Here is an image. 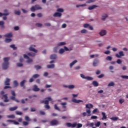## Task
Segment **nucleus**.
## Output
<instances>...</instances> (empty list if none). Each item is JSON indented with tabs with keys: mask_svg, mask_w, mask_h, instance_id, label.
<instances>
[{
	"mask_svg": "<svg viewBox=\"0 0 128 128\" xmlns=\"http://www.w3.org/2000/svg\"><path fill=\"white\" fill-rule=\"evenodd\" d=\"M100 34L101 36H106V30H102L101 32H100Z\"/></svg>",
	"mask_w": 128,
	"mask_h": 128,
	"instance_id": "dca6fc26",
	"label": "nucleus"
},
{
	"mask_svg": "<svg viewBox=\"0 0 128 128\" xmlns=\"http://www.w3.org/2000/svg\"><path fill=\"white\" fill-rule=\"evenodd\" d=\"M98 6L96 5H92V6H90L88 7V9L90 10H94L96 8H98Z\"/></svg>",
	"mask_w": 128,
	"mask_h": 128,
	"instance_id": "5701e85b",
	"label": "nucleus"
},
{
	"mask_svg": "<svg viewBox=\"0 0 128 128\" xmlns=\"http://www.w3.org/2000/svg\"><path fill=\"white\" fill-rule=\"evenodd\" d=\"M4 62L2 64V70H6L8 68V66H10V62L8 60H10V58H4Z\"/></svg>",
	"mask_w": 128,
	"mask_h": 128,
	"instance_id": "f03ea898",
	"label": "nucleus"
},
{
	"mask_svg": "<svg viewBox=\"0 0 128 128\" xmlns=\"http://www.w3.org/2000/svg\"><path fill=\"white\" fill-rule=\"evenodd\" d=\"M54 110H58V112H60V109L58 106V105L56 104H55L54 105Z\"/></svg>",
	"mask_w": 128,
	"mask_h": 128,
	"instance_id": "c85d7f7f",
	"label": "nucleus"
},
{
	"mask_svg": "<svg viewBox=\"0 0 128 128\" xmlns=\"http://www.w3.org/2000/svg\"><path fill=\"white\" fill-rule=\"evenodd\" d=\"M88 28V30H94V27L92 26L89 25Z\"/></svg>",
	"mask_w": 128,
	"mask_h": 128,
	"instance_id": "bf43d9fd",
	"label": "nucleus"
},
{
	"mask_svg": "<svg viewBox=\"0 0 128 128\" xmlns=\"http://www.w3.org/2000/svg\"><path fill=\"white\" fill-rule=\"evenodd\" d=\"M117 64H122V61L120 60V59H118L116 61Z\"/></svg>",
	"mask_w": 128,
	"mask_h": 128,
	"instance_id": "69168bd1",
	"label": "nucleus"
},
{
	"mask_svg": "<svg viewBox=\"0 0 128 128\" xmlns=\"http://www.w3.org/2000/svg\"><path fill=\"white\" fill-rule=\"evenodd\" d=\"M42 10V7L38 4H36L34 6H32L30 8L31 12H34L36 10Z\"/></svg>",
	"mask_w": 128,
	"mask_h": 128,
	"instance_id": "39448f33",
	"label": "nucleus"
},
{
	"mask_svg": "<svg viewBox=\"0 0 128 128\" xmlns=\"http://www.w3.org/2000/svg\"><path fill=\"white\" fill-rule=\"evenodd\" d=\"M14 14L17 16H20V11L14 10Z\"/></svg>",
	"mask_w": 128,
	"mask_h": 128,
	"instance_id": "37998d69",
	"label": "nucleus"
},
{
	"mask_svg": "<svg viewBox=\"0 0 128 128\" xmlns=\"http://www.w3.org/2000/svg\"><path fill=\"white\" fill-rule=\"evenodd\" d=\"M80 76L82 78H84V80H93L94 78L92 77H90L89 76H86L83 74H80Z\"/></svg>",
	"mask_w": 128,
	"mask_h": 128,
	"instance_id": "0eeeda50",
	"label": "nucleus"
},
{
	"mask_svg": "<svg viewBox=\"0 0 128 128\" xmlns=\"http://www.w3.org/2000/svg\"><path fill=\"white\" fill-rule=\"evenodd\" d=\"M121 78H124L125 80H128V76H124V75H122L121 76Z\"/></svg>",
	"mask_w": 128,
	"mask_h": 128,
	"instance_id": "864d4df0",
	"label": "nucleus"
},
{
	"mask_svg": "<svg viewBox=\"0 0 128 128\" xmlns=\"http://www.w3.org/2000/svg\"><path fill=\"white\" fill-rule=\"evenodd\" d=\"M104 74H101L100 75L98 76V78H104Z\"/></svg>",
	"mask_w": 128,
	"mask_h": 128,
	"instance_id": "e2e57ef3",
	"label": "nucleus"
},
{
	"mask_svg": "<svg viewBox=\"0 0 128 128\" xmlns=\"http://www.w3.org/2000/svg\"><path fill=\"white\" fill-rule=\"evenodd\" d=\"M5 98V100H4V102H10V100H8V94H5L2 96V98Z\"/></svg>",
	"mask_w": 128,
	"mask_h": 128,
	"instance_id": "9b49d317",
	"label": "nucleus"
},
{
	"mask_svg": "<svg viewBox=\"0 0 128 128\" xmlns=\"http://www.w3.org/2000/svg\"><path fill=\"white\" fill-rule=\"evenodd\" d=\"M24 120H26V122H30V120H32L30 118V117H28V116H25Z\"/></svg>",
	"mask_w": 128,
	"mask_h": 128,
	"instance_id": "f704fd0d",
	"label": "nucleus"
},
{
	"mask_svg": "<svg viewBox=\"0 0 128 128\" xmlns=\"http://www.w3.org/2000/svg\"><path fill=\"white\" fill-rule=\"evenodd\" d=\"M44 100H41L40 102V104H46L44 106V108H45L46 110H50V106H48V102H52V99L50 97H48L45 98Z\"/></svg>",
	"mask_w": 128,
	"mask_h": 128,
	"instance_id": "f257e3e1",
	"label": "nucleus"
},
{
	"mask_svg": "<svg viewBox=\"0 0 128 128\" xmlns=\"http://www.w3.org/2000/svg\"><path fill=\"white\" fill-rule=\"evenodd\" d=\"M86 108H89L86 110V112L88 113L87 116H90V108H94V105L90 104H86Z\"/></svg>",
	"mask_w": 128,
	"mask_h": 128,
	"instance_id": "7ed1b4c3",
	"label": "nucleus"
},
{
	"mask_svg": "<svg viewBox=\"0 0 128 128\" xmlns=\"http://www.w3.org/2000/svg\"><path fill=\"white\" fill-rule=\"evenodd\" d=\"M47 68H54V64H52L50 65H48Z\"/></svg>",
	"mask_w": 128,
	"mask_h": 128,
	"instance_id": "e433bc0d",
	"label": "nucleus"
},
{
	"mask_svg": "<svg viewBox=\"0 0 128 128\" xmlns=\"http://www.w3.org/2000/svg\"><path fill=\"white\" fill-rule=\"evenodd\" d=\"M110 120H114V122H116L118 120V117H112L110 118Z\"/></svg>",
	"mask_w": 128,
	"mask_h": 128,
	"instance_id": "c9c22d12",
	"label": "nucleus"
},
{
	"mask_svg": "<svg viewBox=\"0 0 128 128\" xmlns=\"http://www.w3.org/2000/svg\"><path fill=\"white\" fill-rule=\"evenodd\" d=\"M66 126H68V128H74L76 126V128H80V124H78L76 123H74L73 124H72V123L70 122H66Z\"/></svg>",
	"mask_w": 128,
	"mask_h": 128,
	"instance_id": "20e7f679",
	"label": "nucleus"
},
{
	"mask_svg": "<svg viewBox=\"0 0 128 128\" xmlns=\"http://www.w3.org/2000/svg\"><path fill=\"white\" fill-rule=\"evenodd\" d=\"M104 54H110V50H107L104 52Z\"/></svg>",
	"mask_w": 128,
	"mask_h": 128,
	"instance_id": "0e129e2a",
	"label": "nucleus"
},
{
	"mask_svg": "<svg viewBox=\"0 0 128 128\" xmlns=\"http://www.w3.org/2000/svg\"><path fill=\"white\" fill-rule=\"evenodd\" d=\"M44 26H50V24L48 22H47V23H45L44 24Z\"/></svg>",
	"mask_w": 128,
	"mask_h": 128,
	"instance_id": "774afa93",
	"label": "nucleus"
},
{
	"mask_svg": "<svg viewBox=\"0 0 128 128\" xmlns=\"http://www.w3.org/2000/svg\"><path fill=\"white\" fill-rule=\"evenodd\" d=\"M64 48H60L59 50V54H64Z\"/></svg>",
	"mask_w": 128,
	"mask_h": 128,
	"instance_id": "3c124183",
	"label": "nucleus"
},
{
	"mask_svg": "<svg viewBox=\"0 0 128 128\" xmlns=\"http://www.w3.org/2000/svg\"><path fill=\"white\" fill-rule=\"evenodd\" d=\"M57 58L56 54H52L50 56V60H56Z\"/></svg>",
	"mask_w": 128,
	"mask_h": 128,
	"instance_id": "412c9836",
	"label": "nucleus"
},
{
	"mask_svg": "<svg viewBox=\"0 0 128 128\" xmlns=\"http://www.w3.org/2000/svg\"><path fill=\"white\" fill-rule=\"evenodd\" d=\"M114 83L113 82H111L108 84V86H114Z\"/></svg>",
	"mask_w": 128,
	"mask_h": 128,
	"instance_id": "ea45409f",
	"label": "nucleus"
},
{
	"mask_svg": "<svg viewBox=\"0 0 128 128\" xmlns=\"http://www.w3.org/2000/svg\"><path fill=\"white\" fill-rule=\"evenodd\" d=\"M83 26L85 28H88V26H90V24H84Z\"/></svg>",
	"mask_w": 128,
	"mask_h": 128,
	"instance_id": "09e8293b",
	"label": "nucleus"
},
{
	"mask_svg": "<svg viewBox=\"0 0 128 128\" xmlns=\"http://www.w3.org/2000/svg\"><path fill=\"white\" fill-rule=\"evenodd\" d=\"M106 18H108V14H103L102 18V20H106Z\"/></svg>",
	"mask_w": 128,
	"mask_h": 128,
	"instance_id": "473e14b6",
	"label": "nucleus"
},
{
	"mask_svg": "<svg viewBox=\"0 0 128 128\" xmlns=\"http://www.w3.org/2000/svg\"><path fill=\"white\" fill-rule=\"evenodd\" d=\"M56 10L58 12H64V9L62 8H58Z\"/></svg>",
	"mask_w": 128,
	"mask_h": 128,
	"instance_id": "a19ab883",
	"label": "nucleus"
},
{
	"mask_svg": "<svg viewBox=\"0 0 128 128\" xmlns=\"http://www.w3.org/2000/svg\"><path fill=\"white\" fill-rule=\"evenodd\" d=\"M10 48H13V50H16V46L14 44L10 45Z\"/></svg>",
	"mask_w": 128,
	"mask_h": 128,
	"instance_id": "603ef678",
	"label": "nucleus"
},
{
	"mask_svg": "<svg viewBox=\"0 0 128 128\" xmlns=\"http://www.w3.org/2000/svg\"><path fill=\"white\" fill-rule=\"evenodd\" d=\"M95 126H96V128L100 126V122H98L96 124H95Z\"/></svg>",
	"mask_w": 128,
	"mask_h": 128,
	"instance_id": "680f3d73",
	"label": "nucleus"
},
{
	"mask_svg": "<svg viewBox=\"0 0 128 128\" xmlns=\"http://www.w3.org/2000/svg\"><path fill=\"white\" fill-rule=\"evenodd\" d=\"M12 39L11 38H6V39H5V42H7V43H8V42H12Z\"/></svg>",
	"mask_w": 128,
	"mask_h": 128,
	"instance_id": "79ce46f5",
	"label": "nucleus"
},
{
	"mask_svg": "<svg viewBox=\"0 0 128 128\" xmlns=\"http://www.w3.org/2000/svg\"><path fill=\"white\" fill-rule=\"evenodd\" d=\"M68 88H69V90H72V88H74V85L68 86Z\"/></svg>",
	"mask_w": 128,
	"mask_h": 128,
	"instance_id": "a18cd8bd",
	"label": "nucleus"
},
{
	"mask_svg": "<svg viewBox=\"0 0 128 128\" xmlns=\"http://www.w3.org/2000/svg\"><path fill=\"white\" fill-rule=\"evenodd\" d=\"M66 44L65 42H60L59 44H58V46H66Z\"/></svg>",
	"mask_w": 128,
	"mask_h": 128,
	"instance_id": "4c0bfd02",
	"label": "nucleus"
},
{
	"mask_svg": "<svg viewBox=\"0 0 128 128\" xmlns=\"http://www.w3.org/2000/svg\"><path fill=\"white\" fill-rule=\"evenodd\" d=\"M81 34H86L88 32V30H86L84 29L81 30Z\"/></svg>",
	"mask_w": 128,
	"mask_h": 128,
	"instance_id": "5fc2aeb1",
	"label": "nucleus"
},
{
	"mask_svg": "<svg viewBox=\"0 0 128 128\" xmlns=\"http://www.w3.org/2000/svg\"><path fill=\"white\" fill-rule=\"evenodd\" d=\"M18 106H16L14 107H11L9 108V110H10V112H14V110H18Z\"/></svg>",
	"mask_w": 128,
	"mask_h": 128,
	"instance_id": "b1692460",
	"label": "nucleus"
},
{
	"mask_svg": "<svg viewBox=\"0 0 128 128\" xmlns=\"http://www.w3.org/2000/svg\"><path fill=\"white\" fill-rule=\"evenodd\" d=\"M50 124L51 126H56L58 124V122L56 120H53L50 122Z\"/></svg>",
	"mask_w": 128,
	"mask_h": 128,
	"instance_id": "1a4fd4ad",
	"label": "nucleus"
},
{
	"mask_svg": "<svg viewBox=\"0 0 128 128\" xmlns=\"http://www.w3.org/2000/svg\"><path fill=\"white\" fill-rule=\"evenodd\" d=\"M106 60H109L110 62V60H112V56H108L106 58Z\"/></svg>",
	"mask_w": 128,
	"mask_h": 128,
	"instance_id": "c756f323",
	"label": "nucleus"
},
{
	"mask_svg": "<svg viewBox=\"0 0 128 128\" xmlns=\"http://www.w3.org/2000/svg\"><path fill=\"white\" fill-rule=\"evenodd\" d=\"M4 13L0 12V16H8L10 13H8V10L6 9L4 10Z\"/></svg>",
	"mask_w": 128,
	"mask_h": 128,
	"instance_id": "9d476101",
	"label": "nucleus"
},
{
	"mask_svg": "<svg viewBox=\"0 0 128 128\" xmlns=\"http://www.w3.org/2000/svg\"><path fill=\"white\" fill-rule=\"evenodd\" d=\"M116 58H120L122 56H124V52L120 51L118 54H116Z\"/></svg>",
	"mask_w": 128,
	"mask_h": 128,
	"instance_id": "6e6552de",
	"label": "nucleus"
},
{
	"mask_svg": "<svg viewBox=\"0 0 128 128\" xmlns=\"http://www.w3.org/2000/svg\"><path fill=\"white\" fill-rule=\"evenodd\" d=\"M76 62H78V60H74L73 62H72L70 64V68H72V66H74V64H76Z\"/></svg>",
	"mask_w": 128,
	"mask_h": 128,
	"instance_id": "a211bd4d",
	"label": "nucleus"
},
{
	"mask_svg": "<svg viewBox=\"0 0 128 128\" xmlns=\"http://www.w3.org/2000/svg\"><path fill=\"white\" fill-rule=\"evenodd\" d=\"M92 84H93L94 86H98V83L96 81H93Z\"/></svg>",
	"mask_w": 128,
	"mask_h": 128,
	"instance_id": "cd10ccee",
	"label": "nucleus"
},
{
	"mask_svg": "<svg viewBox=\"0 0 128 128\" xmlns=\"http://www.w3.org/2000/svg\"><path fill=\"white\" fill-rule=\"evenodd\" d=\"M40 76L38 74H34L32 76V78H40Z\"/></svg>",
	"mask_w": 128,
	"mask_h": 128,
	"instance_id": "72a5a7b5",
	"label": "nucleus"
},
{
	"mask_svg": "<svg viewBox=\"0 0 128 128\" xmlns=\"http://www.w3.org/2000/svg\"><path fill=\"white\" fill-rule=\"evenodd\" d=\"M4 21H0V26L2 28H4Z\"/></svg>",
	"mask_w": 128,
	"mask_h": 128,
	"instance_id": "c03bdc74",
	"label": "nucleus"
},
{
	"mask_svg": "<svg viewBox=\"0 0 128 128\" xmlns=\"http://www.w3.org/2000/svg\"><path fill=\"white\" fill-rule=\"evenodd\" d=\"M28 56H36V54L34 53V52H29L28 54Z\"/></svg>",
	"mask_w": 128,
	"mask_h": 128,
	"instance_id": "7c9ffc66",
	"label": "nucleus"
},
{
	"mask_svg": "<svg viewBox=\"0 0 128 128\" xmlns=\"http://www.w3.org/2000/svg\"><path fill=\"white\" fill-rule=\"evenodd\" d=\"M6 117L8 118H16V116H14V114H12V115H8L6 116Z\"/></svg>",
	"mask_w": 128,
	"mask_h": 128,
	"instance_id": "2f4dec72",
	"label": "nucleus"
},
{
	"mask_svg": "<svg viewBox=\"0 0 128 128\" xmlns=\"http://www.w3.org/2000/svg\"><path fill=\"white\" fill-rule=\"evenodd\" d=\"M102 120H106V112H102Z\"/></svg>",
	"mask_w": 128,
	"mask_h": 128,
	"instance_id": "4be33fe9",
	"label": "nucleus"
},
{
	"mask_svg": "<svg viewBox=\"0 0 128 128\" xmlns=\"http://www.w3.org/2000/svg\"><path fill=\"white\" fill-rule=\"evenodd\" d=\"M10 79L8 78H6V80L4 82L5 86H10Z\"/></svg>",
	"mask_w": 128,
	"mask_h": 128,
	"instance_id": "f3484780",
	"label": "nucleus"
},
{
	"mask_svg": "<svg viewBox=\"0 0 128 128\" xmlns=\"http://www.w3.org/2000/svg\"><path fill=\"white\" fill-rule=\"evenodd\" d=\"M16 66L19 68H22V66H23L24 64L22 63H17Z\"/></svg>",
	"mask_w": 128,
	"mask_h": 128,
	"instance_id": "6e6d98bb",
	"label": "nucleus"
},
{
	"mask_svg": "<svg viewBox=\"0 0 128 128\" xmlns=\"http://www.w3.org/2000/svg\"><path fill=\"white\" fill-rule=\"evenodd\" d=\"M4 36H5V38H12V33H8L5 34Z\"/></svg>",
	"mask_w": 128,
	"mask_h": 128,
	"instance_id": "393cba45",
	"label": "nucleus"
},
{
	"mask_svg": "<svg viewBox=\"0 0 128 128\" xmlns=\"http://www.w3.org/2000/svg\"><path fill=\"white\" fill-rule=\"evenodd\" d=\"M24 58H26V60H27L26 62H27V64H30V62H32V59L30 58V57H28V56L26 54H24Z\"/></svg>",
	"mask_w": 128,
	"mask_h": 128,
	"instance_id": "423d86ee",
	"label": "nucleus"
},
{
	"mask_svg": "<svg viewBox=\"0 0 128 128\" xmlns=\"http://www.w3.org/2000/svg\"><path fill=\"white\" fill-rule=\"evenodd\" d=\"M34 68H36V70H40V68H42V66L38 65H35Z\"/></svg>",
	"mask_w": 128,
	"mask_h": 128,
	"instance_id": "58836bf2",
	"label": "nucleus"
},
{
	"mask_svg": "<svg viewBox=\"0 0 128 128\" xmlns=\"http://www.w3.org/2000/svg\"><path fill=\"white\" fill-rule=\"evenodd\" d=\"M36 26H38V28H40L42 26V24L40 23H37L36 24Z\"/></svg>",
	"mask_w": 128,
	"mask_h": 128,
	"instance_id": "8fccbe9b",
	"label": "nucleus"
},
{
	"mask_svg": "<svg viewBox=\"0 0 128 128\" xmlns=\"http://www.w3.org/2000/svg\"><path fill=\"white\" fill-rule=\"evenodd\" d=\"M99 62H100V60H98V59L96 58L94 60L93 62V66H98Z\"/></svg>",
	"mask_w": 128,
	"mask_h": 128,
	"instance_id": "ddd939ff",
	"label": "nucleus"
},
{
	"mask_svg": "<svg viewBox=\"0 0 128 128\" xmlns=\"http://www.w3.org/2000/svg\"><path fill=\"white\" fill-rule=\"evenodd\" d=\"M32 90H33V92H40V88H38V87L36 85L34 84L33 86Z\"/></svg>",
	"mask_w": 128,
	"mask_h": 128,
	"instance_id": "4468645a",
	"label": "nucleus"
},
{
	"mask_svg": "<svg viewBox=\"0 0 128 128\" xmlns=\"http://www.w3.org/2000/svg\"><path fill=\"white\" fill-rule=\"evenodd\" d=\"M10 100H16V96H12L10 97Z\"/></svg>",
	"mask_w": 128,
	"mask_h": 128,
	"instance_id": "338daca9",
	"label": "nucleus"
},
{
	"mask_svg": "<svg viewBox=\"0 0 128 128\" xmlns=\"http://www.w3.org/2000/svg\"><path fill=\"white\" fill-rule=\"evenodd\" d=\"M95 2L94 0H88L86 2V4H90L92 2Z\"/></svg>",
	"mask_w": 128,
	"mask_h": 128,
	"instance_id": "052dcab7",
	"label": "nucleus"
},
{
	"mask_svg": "<svg viewBox=\"0 0 128 128\" xmlns=\"http://www.w3.org/2000/svg\"><path fill=\"white\" fill-rule=\"evenodd\" d=\"M22 124H23V126H28V122L24 121L22 122Z\"/></svg>",
	"mask_w": 128,
	"mask_h": 128,
	"instance_id": "4d7b16f0",
	"label": "nucleus"
},
{
	"mask_svg": "<svg viewBox=\"0 0 128 128\" xmlns=\"http://www.w3.org/2000/svg\"><path fill=\"white\" fill-rule=\"evenodd\" d=\"M66 102L60 103V105L62 106V108H66Z\"/></svg>",
	"mask_w": 128,
	"mask_h": 128,
	"instance_id": "bb28decb",
	"label": "nucleus"
},
{
	"mask_svg": "<svg viewBox=\"0 0 128 128\" xmlns=\"http://www.w3.org/2000/svg\"><path fill=\"white\" fill-rule=\"evenodd\" d=\"M13 84L15 88H18V82L16 80L13 82Z\"/></svg>",
	"mask_w": 128,
	"mask_h": 128,
	"instance_id": "a878e982",
	"label": "nucleus"
},
{
	"mask_svg": "<svg viewBox=\"0 0 128 128\" xmlns=\"http://www.w3.org/2000/svg\"><path fill=\"white\" fill-rule=\"evenodd\" d=\"M72 102H74L75 104H80V100H77L74 98H72Z\"/></svg>",
	"mask_w": 128,
	"mask_h": 128,
	"instance_id": "aec40b11",
	"label": "nucleus"
},
{
	"mask_svg": "<svg viewBox=\"0 0 128 128\" xmlns=\"http://www.w3.org/2000/svg\"><path fill=\"white\" fill-rule=\"evenodd\" d=\"M54 18H60L62 16V13L58 12H56L53 15Z\"/></svg>",
	"mask_w": 128,
	"mask_h": 128,
	"instance_id": "2eb2a0df",
	"label": "nucleus"
},
{
	"mask_svg": "<svg viewBox=\"0 0 128 128\" xmlns=\"http://www.w3.org/2000/svg\"><path fill=\"white\" fill-rule=\"evenodd\" d=\"M26 82V80H22L20 82V86H21V88H26V86L24 85Z\"/></svg>",
	"mask_w": 128,
	"mask_h": 128,
	"instance_id": "f8f14e48",
	"label": "nucleus"
},
{
	"mask_svg": "<svg viewBox=\"0 0 128 128\" xmlns=\"http://www.w3.org/2000/svg\"><path fill=\"white\" fill-rule=\"evenodd\" d=\"M16 114H17V116H22V112L20 111H16Z\"/></svg>",
	"mask_w": 128,
	"mask_h": 128,
	"instance_id": "de8ad7c7",
	"label": "nucleus"
},
{
	"mask_svg": "<svg viewBox=\"0 0 128 128\" xmlns=\"http://www.w3.org/2000/svg\"><path fill=\"white\" fill-rule=\"evenodd\" d=\"M29 50H30V52H34L36 53L38 52V50L32 48V46H31L29 48Z\"/></svg>",
	"mask_w": 128,
	"mask_h": 128,
	"instance_id": "6ab92c4d",
	"label": "nucleus"
},
{
	"mask_svg": "<svg viewBox=\"0 0 128 128\" xmlns=\"http://www.w3.org/2000/svg\"><path fill=\"white\" fill-rule=\"evenodd\" d=\"M119 102L120 104H122L123 102H124V99H120Z\"/></svg>",
	"mask_w": 128,
	"mask_h": 128,
	"instance_id": "13d9d810",
	"label": "nucleus"
},
{
	"mask_svg": "<svg viewBox=\"0 0 128 128\" xmlns=\"http://www.w3.org/2000/svg\"><path fill=\"white\" fill-rule=\"evenodd\" d=\"M94 122H91L90 124H88L87 126H90V128H92V126H94Z\"/></svg>",
	"mask_w": 128,
	"mask_h": 128,
	"instance_id": "49530a36",
	"label": "nucleus"
}]
</instances>
